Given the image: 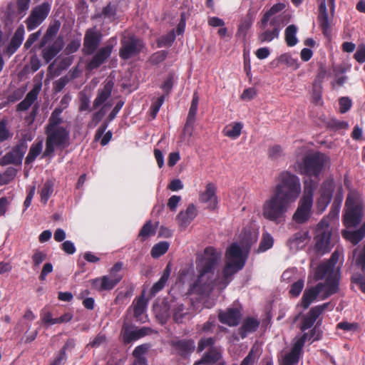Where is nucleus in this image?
I'll return each mask as SVG.
<instances>
[{
    "label": "nucleus",
    "mask_w": 365,
    "mask_h": 365,
    "mask_svg": "<svg viewBox=\"0 0 365 365\" xmlns=\"http://www.w3.org/2000/svg\"><path fill=\"white\" fill-rule=\"evenodd\" d=\"M226 257L227 263L222 276L215 277L214 268L220 259V253L212 247H207L200 261L197 262L198 276L190 286L187 293L208 296L215 286H218L220 289H225L232 280V276L242 269L245 263L242 249L237 243H232L227 249Z\"/></svg>",
    "instance_id": "nucleus-1"
},
{
    "label": "nucleus",
    "mask_w": 365,
    "mask_h": 365,
    "mask_svg": "<svg viewBox=\"0 0 365 365\" xmlns=\"http://www.w3.org/2000/svg\"><path fill=\"white\" fill-rule=\"evenodd\" d=\"M301 190L297 175L287 171L281 173L273 193L262 205V216L276 224L285 222L286 212L299 197Z\"/></svg>",
    "instance_id": "nucleus-2"
},
{
    "label": "nucleus",
    "mask_w": 365,
    "mask_h": 365,
    "mask_svg": "<svg viewBox=\"0 0 365 365\" xmlns=\"http://www.w3.org/2000/svg\"><path fill=\"white\" fill-rule=\"evenodd\" d=\"M339 252L336 250L332 253L328 261L320 264L317 267L315 271V279L319 280L327 277V279L324 283H319L315 287H312L304 290L301 299V306L304 309L309 307L320 293L324 292L322 299H324L337 292L339 289V267H336V265L339 261Z\"/></svg>",
    "instance_id": "nucleus-3"
},
{
    "label": "nucleus",
    "mask_w": 365,
    "mask_h": 365,
    "mask_svg": "<svg viewBox=\"0 0 365 365\" xmlns=\"http://www.w3.org/2000/svg\"><path fill=\"white\" fill-rule=\"evenodd\" d=\"M63 118L49 117L45 126L46 149L43 156L52 155L56 148H65L70 144V128L63 126Z\"/></svg>",
    "instance_id": "nucleus-4"
},
{
    "label": "nucleus",
    "mask_w": 365,
    "mask_h": 365,
    "mask_svg": "<svg viewBox=\"0 0 365 365\" xmlns=\"http://www.w3.org/2000/svg\"><path fill=\"white\" fill-rule=\"evenodd\" d=\"M329 163V158L322 153L306 155L301 162L297 163V171L302 175L318 176L323 168Z\"/></svg>",
    "instance_id": "nucleus-5"
},
{
    "label": "nucleus",
    "mask_w": 365,
    "mask_h": 365,
    "mask_svg": "<svg viewBox=\"0 0 365 365\" xmlns=\"http://www.w3.org/2000/svg\"><path fill=\"white\" fill-rule=\"evenodd\" d=\"M114 87V82L110 78H107L103 83V87L97 91L96 97L93 102L92 109L101 108L93 113L92 120L98 123L101 120L107 113V110L113 106V103L108 99L111 96L112 91Z\"/></svg>",
    "instance_id": "nucleus-6"
},
{
    "label": "nucleus",
    "mask_w": 365,
    "mask_h": 365,
    "mask_svg": "<svg viewBox=\"0 0 365 365\" xmlns=\"http://www.w3.org/2000/svg\"><path fill=\"white\" fill-rule=\"evenodd\" d=\"M363 216V198L358 193L349 194L345 202L344 222L347 227H356Z\"/></svg>",
    "instance_id": "nucleus-7"
},
{
    "label": "nucleus",
    "mask_w": 365,
    "mask_h": 365,
    "mask_svg": "<svg viewBox=\"0 0 365 365\" xmlns=\"http://www.w3.org/2000/svg\"><path fill=\"white\" fill-rule=\"evenodd\" d=\"M318 329L314 327L310 334L304 333L294 344L290 352L285 354L283 361L284 365H294L299 361L302 349L306 341H315L320 338L321 333L317 331Z\"/></svg>",
    "instance_id": "nucleus-8"
},
{
    "label": "nucleus",
    "mask_w": 365,
    "mask_h": 365,
    "mask_svg": "<svg viewBox=\"0 0 365 365\" xmlns=\"http://www.w3.org/2000/svg\"><path fill=\"white\" fill-rule=\"evenodd\" d=\"M51 9V4L44 1L32 9L25 21L27 30L31 31L39 26L47 18Z\"/></svg>",
    "instance_id": "nucleus-9"
},
{
    "label": "nucleus",
    "mask_w": 365,
    "mask_h": 365,
    "mask_svg": "<svg viewBox=\"0 0 365 365\" xmlns=\"http://www.w3.org/2000/svg\"><path fill=\"white\" fill-rule=\"evenodd\" d=\"M315 236V249L321 255H324L331 250L330 242L331 230L328 222L322 220L317 225Z\"/></svg>",
    "instance_id": "nucleus-10"
},
{
    "label": "nucleus",
    "mask_w": 365,
    "mask_h": 365,
    "mask_svg": "<svg viewBox=\"0 0 365 365\" xmlns=\"http://www.w3.org/2000/svg\"><path fill=\"white\" fill-rule=\"evenodd\" d=\"M143 43L139 38L130 36H124L121 40V48L119 56L124 60L129 59L137 56L142 50Z\"/></svg>",
    "instance_id": "nucleus-11"
},
{
    "label": "nucleus",
    "mask_w": 365,
    "mask_h": 365,
    "mask_svg": "<svg viewBox=\"0 0 365 365\" xmlns=\"http://www.w3.org/2000/svg\"><path fill=\"white\" fill-rule=\"evenodd\" d=\"M26 150V143L25 142L20 143L10 152L6 153L1 158H0V165L2 166L9 164L16 165H21Z\"/></svg>",
    "instance_id": "nucleus-12"
},
{
    "label": "nucleus",
    "mask_w": 365,
    "mask_h": 365,
    "mask_svg": "<svg viewBox=\"0 0 365 365\" xmlns=\"http://www.w3.org/2000/svg\"><path fill=\"white\" fill-rule=\"evenodd\" d=\"M102 38L101 32L96 29H88L83 39V51L86 54H92L98 47Z\"/></svg>",
    "instance_id": "nucleus-13"
},
{
    "label": "nucleus",
    "mask_w": 365,
    "mask_h": 365,
    "mask_svg": "<svg viewBox=\"0 0 365 365\" xmlns=\"http://www.w3.org/2000/svg\"><path fill=\"white\" fill-rule=\"evenodd\" d=\"M115 41H116L114 38L110 39L107 42L106 46L101 48L97 51L88 64V67L90 70L98 68L105 62V61L110 56Z\"/></svg>",
    "instance_id": "nucleus-14"
},
{
    "label": "nucleus",
    "mask_w": 365,
    "mask_h": 365,
    "mask_svg": "<svg viewBox=\"0 0 365 365\" xmlns=\"http://www.w3.org/2000/svg\"><path fill=\"white\" fill-rule=\"evenodd\" d=\"M122 337L125 344H129L152 333L149 327L137 328L124 324L122 329Z\"/></svg>",
    "instance_id": "nucleus-15"
},
{
    "label": "nucleus",
    "mask_w": 365,
    "mask_h": 365,
    "mask_svg": "<svg viewBox=\"0 0 365 365\" xmlns=\"http://www.w3.org/2000/svg\"><path fill=\"white\" fill-rule=\"evenodd\" d=\"M319 3L318 8V21L322 30L323 34L326 36H329L331 34V25L334 16H329L327 9L326 0H317ZM330 14H331L330 13Z\"/></svg>",
    "instance_id": "nucleus-16"
},
{
    "label": "nucleus",
    "mask_w": 365,
    "mask_h": 365,
    "mask_svg": "<svg viewBox=\"0 0 365 365\" xmlns=\"http://www.w3.org/2000/svg\"><path fill=\"white\" fill-rule=\"evenodd\" d=\"M312 204L313 202L309 200L300 199L297 208L292 216L293 220L298 224L306 222L311 216Z\"/></svg>",
    "instance_id": "nucleus-17"
},
{
    "label": "nucleus",
    "mask_w": 365,
    "mask_h": 365,
    "mask_svg": "<svg viewBox=\"0 0 365 365\" xmlns=\"http://www.w3.org/2000/svg\"><path fill=\"white\" fill-rule=\"evenodd\" d=\"M199 200L200 202L205 204L206 208L209 210H215L217 207L216 187L213 183L207 184L205 190L200 195Z\"/></svg>",
    "instance_id": "nucleus-18"
},
{
    "label": "nucleus",
    "mask_w": 365,
    "mask_h": 365,
    "mask_svg": "<svg viewBox=\"0 0 365 365\" xmlns=\"http://www.w3.org/2000/svg\"><path fill=\"white\" fill-rule=\"evenodd\" d=\"M64 46L63 40L61 37H58L51 43L43 46L41 55L46 63H49L53 58H55L58 53L62 50Z\"/></svg>",
    "instance_id": "nucleus-19"
},
{
    "label": "nucleus",
    "mask_w": 365,
    "mask_h": 365,
    "mask_svg": "<svg viewBox=\"0 0 365 365\" xmlns=\"http://www.w3.org/2000/svg\"><path fill=\"white\" fill-rule=\"evenodd\" d=\"M170 346L176 353L183 357H187L195 350V341L192 339H173Z\"/></svg>",
    "instance_id": "nucleus-20"
},
{
    "label": "nucleus",
    "mask_w": 365,
    "mask_h": 365,
    "mask_svg": "<svg viewBox=\"0 0 365 365\" xmlns=\"http://www.w3.org/2000/svg\"><path fill=\"white\" fill-rule=\"evenodd\" d=\"M199 103V96L197 93L195 92L193 94L191 106L188 112L186 123L184 127V131L189 136L192 135L193 125L195 121V116L197 111V106Z\"/></svg>",
    "instance_id": "nucleus-21"
},
{
    "label": "nucleus",
    "mask_w": 365,
    "mask_h": 365,
    "mask_svg": "<svg viewBox=\"0 0 365 365\" xmlns=\"http://www.w3.org/2000/svg\"><path fill=\"white\" fill-rule=\"evenodd\" d=\"M218 317L221 323L230 327L236 326L239 324L241 312L238 308H228L225 312H220Z\"/></svg>",
    "instance_id": "nucleus-22"
},
{
    "label": "nucleus",
    "mask_w": 365,
    "mask_h": 365,
    "mask_svg": "<svg viewBox=\"0 0 365 365\" xmlns=\"http://www.w3.org/2000/svg\"><path fill=\"white\" fill-rule=\"evenodd\" d=\"M221 351L216 347H210L208 351L204 354L202 359L196 361L194 365H201L202 364H215L217 365H223V362L220 361Z\"/></svg>",
    "instance_id": "nucleus-23"
},
{
    "label": "nucleus",
    "mask_w": 365,
    "mask_h": 365,
    "mask_svg": "<svg viewBox=\"0 0 365 365\" xmlns=\"http://www.w3.org/2000/svg\"><path fill=\"white\" fill-rule=\"evenodd\" d=\"M270 25L274 26L272 30L266 29L265 28L264 29V31L258 35V40L260 43L270 42L273 39L279 37L280 29L279 26L277 25V20L275 19H272Z\"/></svg>",
    "instance_id": "nucleus-24"
},
{
    "label": "nucleus",
    "mask_w": 365,
    "mask_h": 365,
    "mask_svg": "<svg viewBox=\"0 0 365 365\" xmlns=\"http://www.w3.org/2000/svg\"><path fill=\"white\" fill-rule=\"evenodd\" d=\"M197 209L192 204L188 205L185 211H181L178 215V219L180 225L182 227H187L197 216Z\"/></svg>",
    "instance_id": "nucleus-25"
},
{
    "label": "nucleus",
    "mask_w": 365,
    "mask_h": 365,
    "mask_svg": "<svg viewBox=\"0 0 365 365\" xmlns=\"http://www.w3.org/2000/svg\"><path fill=\"white\" fill-rule=\"evenodd\" d=\"M24 28L23 25H21L16 30L11 42L7 47V53L13 54L21 45L24 36Z\"/></svg>",
    "instance_id": "nucleus-26"
},
{
    "label": "nucleus",
    "mask_w": 365,
    "mask_h": 365,
    "mask_svg": "<svg viewBox=\"0 0 365 365\" xmlns=\"http://www.w3.org/2000/svg\"><path fill=\"white\" fill-rule=\"evenodd\" d=\"M117 283L108 275L103 276L92 280L93 287L98 291L111 290Z\"/></svg>",
    "instance_id": "nucleus-27"
},
{
    "label": "nucleus",
    "mask_w": 365,
    "mask_h": 365,
    "mask_svg": "<svg viewBox=\"0 0 365 365\" xmlns=\"http://www.w3.org/2000/svg\"><path fill=\"white\" fill-rule=\"evenodd\" d=\"M259 322L254 317H248L245 319L239 329V334L242 338L246 337V336L252 332H254L259 327Z\"/></svg>",
    "instance_id": "nucleus-28"
},
{
    "label": "nucleus",
    "mask_w": 365,
    "mask_h": 365,
    "mask_svg": "<svg viewBox=\"0 0 365 365\" xmlns=\"http://www.w3.org/2000/svg\"><path fill=\"white\" fill-rule=\"evenodd\" d=\"M342 235L345 239L350 241L353 245H357L365 236V223H364L357 230L343 231Z\"/></svg>",
    "instance_id": "nucleus-29"
},
{
    "label": "nucleus",
    "mask_w": 365,
    "mask_h": 365,
    "mask_svg": "<svg viewBox=\"0 0 365 365\" xmlns=\"http://www.w3.org/2000/svg\"><path fill=\"white\" fill-rule=\"evenodd\" d=\"M59 29L60 23L58 21H55L53 24L49 25L45 35L41 41L40 47H43L50 43L58 32Z\"/></svg>",
    "instance_id": "nucleus-30"
},
{
    "label": "nucleus",
    "mask_w": 365,
    "mask_h": 365,
    "mask_svg": "<svg viewBox=\"0 0 365 365\" xmlns=\"http://www.w3.org/2000/svg\"><path fill=\"white\" fill-rule=\"evenodd\" d=\"M286 7L285 4L284 3H277L274 4L263 16L261 19V29H264L267 23L270 19V17L275 14L282 11Z\"/></svg>",
    "instance_id": "nucleus-31"
},
{
    "label": "nucleus",
    "mask_w": 365,
    "mask_h": 365,
    "mask_svg": "<svg viewBox=\"0 0 365 365\" xmlns=\"http://www.w3.org/2000/svg\"><path fill=\"white\" fill-rule=\"evenodd\" d=\"M170 272H171L170 264H168L166 266L165 269H164L163 274L161 276V277L160 278V279L157 282H155L153 284V287L151 288L152 294H155V293L160 292V290H162L163 289L166 282L168 280Z\"/></svg>",
    "instance_id": "nucleus-32"
},
{
    "label": "nucleus",
    "mask_w": 365,
    "mask_h": 365,
    "mask_svg": "<svg viewBox=\"0 0 365 365\" xmlns=\"http://www.w3.org/2000/svg\"><path fill=\"white\" fill-rule=\"evenodd\" d=\"M38 94V90L37 88H33L30 91L24 100H23L18 105V110H27L32 103L36 100Z\"/></svg>",
    "instance_id": "nucleus-33"
},
{
    "label": "nucleus",
    "mask_w": 365,
    "mask_h": 365,
    "mask_svg": "<svg viewBox=\"0 0 365 365\" xmlns=\"http://www.w3.org/2000/svg\"><path fill=\"white\" fill-rule=\"evenodd\" d=\"M317 187V183L312 179L304 181V192L300 199L309 200L313 202V193Z\"/></svg>",
    "instance_id": "nucleus-34"
},
{
    "label": "nucleus",
    "mask_w": 365,
    "mask_h": 365,
    "mask_svg": "<svg viewBox=\"0 0 365 365\" xmlns=\"http://www.w3.org/2000/svg\"><path fill=\"white\" fill-rule=\"evenodd\" d=\"M260 354L261 349L259 346L258 345H254L240 365H252L257 363Z\"/></svg>",
    "instance_id": "nucleus-35"
},
{
    "label": "nucleus",
    "mask_w": 365,
    "mask_h": 365,
    "mask_svg": "<svg viewBox=\"0 0 365 365\" xmlns=\"http://www.w3.org/2000/svg\"><path fill=\"white\" fill-rule=\"evenodd\" d=\"M71 100V97L69 94L64 95L60 101V105L51 112L50 117L63 118L61 113L68 106Z\"/></svg>",
    "instance_id": "nucleus-36"
},
{
    "label": "nucleus",
    "mask_w": 365,
    "mask_h": 365,
    "mask_svg": "<svg viewBox=\"0 0 365 365\" xmlns=\"http://www.w3.org/2000/svg\"><path fill=\"white\" fill-rule=\"evenodd\" d=\"M157 227L158 223L155 225H153L150 220L146 222L141 228L138 237L141 238V240H145L149 237L155 234Z\"/></svg>",
    "instance_id": "nucleus-37"
},
{
    "label": "nucleus",
    "mask_w": 365,
    "mask_h": 365,
    "mask_svg": "<svg viewBox=\"0 0 365 365\" xmlns=\"http://www.w3.org/2000/svg\"><path fill=\"white\" fill-rule=\"evenodd\" d=\"M318 317L319 315L311 309L306 315L302 317L301 329L304 331L311 328Z\"/></svg>",
    "instance_id": "nucleus-38"
},
{
    "label": "nucleus",
    "mask_w": 365,
    "mask_h": 365,
    "mask_svg": "<svg viewBox=\"0 0 365 365\" xmlns=\"http://www.w3.org/2000/svg\"><path fill=\"white\" fill-rule=\"evenodd\" d=\"M42 148V140L34 143L30 148L29 152L26 158L25 163L26 164L32 163L41 153Z\"/></svg>",
    "instance_id": "nucleus-39"
},
{
    "label": "nucleus",
    "mask_w": 365,
    "mask_h": 365,
    "mask_svg": "<svg viewBox=\"0 0 365 365\" xmlns=\"http://www.w3.org/2000/svg\"><path fill=\"white\" fill-rule=\"evenodd\" d=\"M53 192V182L46 180L39 190L41 201L45 205Z\"/></svg>",
    "instance_id": "nucleus-40"
},
{
    "label": "nucleus",
    "mask_w": 365,
    "mask_h": 365,
    "mask_svg": "<svg viewBox=\"0 0 365 365\" xmlns=\"http://www.w3.org/2000/svg\"><path fill=\"white\" fill-rule=\"evenodd\" d=\"M170 243L165 241L155 244L151 249L150 255L153 258L157 259L168 250Z\"/></svg>",
    "instance_id": "nucleus-41"
},
{
    "label": "nucleus",
    "mask_w": 365,
    "mask_h": 365,
    "mask_svg": "<svg viewBox=\"0 0 365 365\" xmlns=\"http://www.w3.org/2000/svg\"><path fill=\"white\" fill-rule=\"evenodd\" d=\"M297 31V28L294 24L289 25L286 28L284 32L285 41L289 46H294L297 43L298 41L296 37Z\"/></svg>",
    "instance_id": "nucleus-42"
},
{
    "label": "nucleus",
    "mask_w": 365,
    "mask_h": 365,
    "mask_svg": "<svg viewBox=\"0 0 365 365\" xmlns=\"http://www.w3.org/2000/svg\"><path fill=\"white\" fill-rule=\"evenodd\" d=\"M70 64H71L70 59H68V58L63 59L60 63V64L58 66V67L56 69H54L53 71V69L54 63L50 64L48 66V69L49 75H51V78L59 76L63 70L66 69L70 66Z\"/></svg>",
    "instance_id": "nucleus-43"
},
{
    "label": "nucleus",
    "mask_w": 365,
    "mask_h": 365,
    "mask_svg": "<svg viewBox=\"0 0 365 365\" xmlns=\"http://www.w3.org/2000/svg\"><path fill=\"white\" fill-rule=\"evenodd\" d=\"M242 124L241 123H235L232 125L227 126L224 130L225 135L235 139L241 134Z\"/></svg>",
    "instance_id": "nucleus-44"
},
{
    "label": "nucleus",
    "mask_w": 365,
    "mask_h": 365,
    "mask_svg": "<svg viewBox=\"0 0 365 365\" xmlns=\"http://www.w3.org/2000/svg\"><path fill=\"white\" fill-rule=\"evenodd\" d=\"M274 244V239L272 235L268 232H264L261 242L259 243L257 252H263L270 249Z\"/></svg>",
    "instance_id": "nucleus-45"
},
{
    "label": "nucleus",
    "mask_w": 365,
    "mask_h": 365,
    "mask_svg": "<svg viewBox=\"0 0 365 365\" xmlns=\"http://www.w3.org/2000/svg\"><path fill=\"white\" fill-rule=\"evenodd\" d=\"M333 186L331 182H325L322 187V192L320 197V201H322L326 205H327L332 197L333 195Z\"/></svg>",
    "instance_id": "nucleus-46"
},
{
    "label": "nucleus",
    "mask_w": 365,
    "mask_h": 365,
    "mask_svg": "<svg viewBox=\"0 0 365 365\" xmlns=\"http://www.w3.org/2000/svg\"><path fill=\"white\" fill-rule=\"evenodd\" d=\"M256 14V12L252 11L250 10L247 13V15L246 18L242 20L238 28V32L242 33H246L247 31L251 27L255 16Z\"/></svg>",
    "instance_id": "nucleus-47"
},
{
    "label": "nucleus",
    "mask_w": 365,
    "mask_h": 365,
    "mask_svg": "<svg viewBox=\"0 0 365 365\" xmlns=\"http://www.w3.org/2000/svg\"><path fill=\"white\" fill-rule=\"evenodd\" d=\"M123 265V264L121 262H116L110 269V272L108 274V276L117 284H118L123 278V274L120 273Z\"/></svg>",
    "instance_id": "nucleus-48"
},
{
    "label": "nucleus",
    "mask_w": 365,
    "mask_h": 365,
    "mask_svg": "<svg viewBox=\"0 0 365 365\" xmlns=\"http://www.w3.org/2000/svg\"><path fill=\"white\" fill-rule=\"evenodd\" d=\"M322 85H321V81L319 82H314L313 91L312 95V103L317 105L322 104Z\"/></svg>",
    "instance_id": "nucleus-49"
},
{
    "label": "nucleus",
    "mask_w": 365,
    "mask_h": 365,
    "mask_svg": "<svg viewBox=\"0 0 365 365\" xmlns=\"http://www.w3.org/2000/svg\"><path fill=\"white\" fill-rule=\"evenodd\" d=\"M258 238V232H245L244 237L241 240V246L245 247H250L253 243L256 242Z\"/></svg>",
    "instance_id": "nucleus-50"
},
{
    "label": "nucleus",
    "mask_w": 365,
    "mask_h": 365,
    "mask_svg": "<svg viewBox=\"0 0 365 365\" xmlns=\"http://www.w3.org/2000/svg\"><path fill=\"white\" fill-rule=\"evenodd\" d=\"M147 302L143 296L140 297L135 302H134L133 312L136 318L140 317L144 312L146 307Z\"/></svg>",
    "instance_id": "nucleus-51"
},
{
    "label": "nucleus",
    "mask_w": 365,
    "mask_h": 365,
    "mask_svg": "<svg viewBox=\"0 0 365 365\" xmlns=\"http://www.w3.org/2000/svg\"><path fill=\"white\" fill-rule=\"evenodd\" d=\"M279 63L281 64L286 65L293 69H297L299 67L297 60L294 58L292 56L288 53H284L279 57Z\"/></svg>",
    "instance_id": "nucleus-52"
},
{
    "label": "nucleus",
    "mask_w": 365,
    "mask_h": 365,
    "mask_svg": "<svg viewBox=\"0 0 365 365\" xmlns=\"http://www.w3.org/2000/svg\"><path fill=\"white\" fill-rule=\"evenodd\" d=\"M16 170L14 168H8L4 173H0V185H6L11 182L16 175Z\"/></svg>",
    "instance_id": "nucleus-53"
},
{
    "label": "nucleus",
    "mask_w": 365,
    "mask_h": 365,
    "mask_svg": "<svg viewBox=\"0 0 365 365\" xmlns=\"http://www.w3.org/2000/svg\"><path fill=\"white\" fill-rule=\"evenodd\" d=\"M175 39V34L173 30L168 34L158 38L157 43L158 47L170 46Z\"/></svg>",
    "instance_id": "nucleus-54"
},
{
    "label": "nucleus",
    "mask_w": 365,
    "mask_h": 365,
    "mask_svg": "<svg viewBox=\"0 0 365 365\" xmlns=\"http://www.w3.org/2000/svg\"><path fill=\"white\" fill-rule=\"evenodd\" d=\"M304 286V282L303 279H299L294 282L289 289V294L294 297L299 295Z\"/></svg>",
    "instance_id": "nucleus-55"
},
{
    "label": "nucleus",
    "mask_w": 365,
    "mask_h": 365,
    "mask_svg": "<svg viewBox=\"0 0 365 365\" xmlns=\"http://www.w3.org/2000/svg\"><path fill=\"white\" fill-rule=\"evenodd\" d=\"M268 155L272 160L279 159L283 155V149L280 145H273L269 148Z\"/></svg>",
    "instance_id": "nucleus-56"
},
{
    "label": "nucleus",
    "mask_w": 365,
    "mask_h": 365,
    "mask_svg": "<svg viewBox=\"0 0 365 365\" xmlns=\"http://www.w3.org/2000/svg\"><path fill=\"white\" fill-rule=\"evenodd\" d=\"M333 71H334V72L335 73V75H336V80H335V81L331 83L332 86H334L335 84H336V85H338L339 86H343L344 83L346 81V78H347L346 76H341L337 77L338 73L344 72L343 69L341 67H339V66H334L333 68Z\"/></svg>",
    "instance_id": "nucleus-57"
},
{
    "label": "nucleus",
    "mask_w": 365,
    "mask_h": 365,
    "mask_svg": "<svg viewBox=\"0 0 365 365\" xmlns=\"http://www.w3.org/2000/svg\"><path fill=\"white\" fill-rule=\"evenodd\" d=\"M185 308L183 304H178L173 309V319L177 323L182 322L185 316Z\"/></svg>",
    "instance_id": "nucleus-58"
},
{
    "label": "nucleus",
    "mask_w": 365,
    "mask_h": 365,
    "mask_svg": "<svg viewBox=\"0 0 365 365\" xmlns=\"http://www.w3.org/2000/svg\"><path fill=\"white\" fill-rule=\"evenodd\" d=\"M339 110L341 113L347 112L351 107L352 103L349 98L341 97L339 100Z\"/></svg>",
    "instance_id": "nucleus-59"
},
{
    "label": "nucleus",
    "mask_w": 365,
    "mask_h": 365,
    "mask_svg": "<svg viewBox=\"0 0 365 365\" xmlns=\"http://www.w3.org/2000/svg\"><path fill=\"white\" fill-rule=\"evenodd\" d=\"M68 82L69 78L68 76L61 77L53 83V90L56 93L61 91Z\"/></svg>",
    "instance_id": "nucleus-60"
},
{
    "label": "nucleus",
    "mask_w": 365,
    "mask_h": 365,
    "mask_svg": "<svg viewBox=\"0 0 365 365\" xmlns=\"http://www.w3.org/2000/svg\"><path fill=\"white\" fill-rule=\"evenodd\" d=\"M165 101V96H161L159 97L151 106V115L153 118H155L158 112L159 111L161 106L163 105V102Z\"/></svg>",
    "instance_id": "nucleus-61"
},
{
    "label": "nucleus",
    "mask_w": 365,
    "mask_h": 365,
    "mask_svg": "<svg viewBox=\"0 0 365 365\" xmlns=\"http://www.w3.org/2000/svg\"><path fill=\"white\" fill-rule=\"evenodd\" d=\"M46 259V254L42 251L36 250L32 256V260L35 267L39 266Z\"/></svg>",
    "instance_id": "nucleus-62"
},
{
    "label": "nucleus",
    "mask_w": 365,
    "mask_h": 365,
    "mask_svg": "<svg viewBox=\"0 0 365 365\" xmlns=\"http://www.w3.org/2000/svg\"><path fill=\"white\" fill-rule=\"evenodd\" d=\"M31 0H18L17 1V9L18 14L21 16L25 15L26 11L29 8V4Z\"/></svg>",
    "instance_id": "nucleus-63"
},
{
    "label": "nucleus",
    "mask_w": 365,
    "mask_h": 365,
    "mask_svg": "<svg viewBox=\"0 0 365 365\" xmlns=\"http://www.w3.org/2000/svg\"><path fill=\"white\" fill-rule=\"evenodd\" d=\"M355 59L359 63H364L365 61V46L360 45L354 54Z\"/></svg>",
    "instance_id": "nucleus-64"
}]
</instances>
